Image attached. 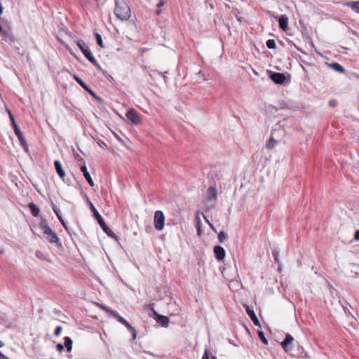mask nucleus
Segmentation results:
<instances>
[{"mask_svg":"<svg viewBox=\"0 0 359 359\" xmlns=\"http://www.w3.org/2000/svg\"><path fill=\"white\" fill-rule=\"evenodd\" d=\"M114 14L122 21L128 20L131 16L130 7L123 0H115Z\"/></svg>","mask_w":359,"mask_h":359,"instance_id":"nucleus-1","label":"nucleus"},{"mask_svg":"<svg viewBox=\"0 0 359 359\" xmlns=\"http://www.w3.org/2000/svg\"><path fill=\"white\" fill-rule=\"evenodd\" d=\"M90 209L93 213V215L95 218L97 219V222L99 223L100 226L104 231L105 233H107L110 237H114L115 233L113 232V231L106 224L105 222L104 221L102 217L100 215L97 210L95 208L94 205L90 202Z\"/></svg>","mask_w":359,"mask_h":359,"instance_id":"nucleus-2","label":"nucleus"},{"mask_svg":"<svg viewBox=\"0 0 359 359\" xmlns=\"http://www.w3.org/2000/svg\"><path fill=\"white\" fill-rule=\"evenodd\" d=\"M154 224L156 229L161 231L165 225V216L162 211L157 210L154 213Z\"/></svg>","mask_w":359,"mask_h":359,"instance_id":"nucleus-3","label":"nucleus"},{"mask_svg":"<svg viewBox=\"0 0 359 359\" xmlns=\"http://www.w3.org/2000/svg\"><path fill=\"white\" fill-rule=\"evenodd\" d=\"M76 45L88 61L93 60V57L94 56L93 55L88 46L86 43V42L83 40H77Z\"/></svg>","mask_w":359,"mask_h":359,"instance_id":"nucleus-4","label":"nucleus"},{"mask_svg":"<svg viewBox=\"0 0 359 359\" xmlns=\"http://www.w3.org/2000/svg\"><path fill=\"white\" fill-rule=\"evenodd\" d=\"M127 118L135 125H137L141 122V118L137 112V111L134 109H129L126 114Z\"/></svg>","mask_w":359,"mask_h":359,"instance_id":"nucleus-5","label":"nucleus"},{"mask_svg":"<svg viewBox=\"0 0 359 359\" xmlns=\"http://www.w3.org/2000/svg\"><path fill=\"white\" fill-rule=\"evenodd\" d=\"M294 341L293 337L287 334L285 336V339L281 342V346L285 352H290L292 350V341Z\"/></svg>","mask_w":359,"mask_h":359,"instance_id":"nucleus-6","label":"nucleus"},{"mask_svg":"<svg viewBox=\"0 0 359 359\" xmlns=\"http://www.w3.org/2000/svg\"><path fill=\"white\" fill-rule=\"evenodd\" d=\"M104 310L110 313L114 318L117 319V320L125 325L127 328L128 327H130V324L123 317L120 316L118 313L116 311L111 310L110 309L107 308V306H102Z\"/></svg>","mask_w":359,"mask_h":359,"instance_id":"nucleus-7","label":"nucleus"},{"mask_svg":"<svg viewBox=\"0 0 359 359\" xmlns=\"http://www.w3.org/2000/svg\"><path fill=\"white\" fill-rule=\"evenodd\" d=\"M270 79L276 84H283L286 78L283 73L272 72Z\"/></svg>","mask_w":359,"mask_h":359,"instance_id":"nucleus-8","label":"nucleus"},{"mask_svg":"<svg viewBox=\"0 0 359 359\" xmlns=\"http://www.w3.org/2000/svg\"><path fill=\"white\" fill-rule=\"evenodd\" d=\"M214 254L215 256V258L218 261H223L226 256V252L223 247L220 245H216L214 248Z\"/></svg>","mask_w":359,"mask_h":359,"instance_id":"nucleus-9","label":"nucleus"},{"mask_svg":"<svg viewBox=\"0 0 359 359\" xmlns=\"http://www.w3.org/2000/svg\"><path fill=\"white\" fill-rule=\"evenodd\" d=\"M39 229L41 231L42 233L46 237V236H49L50 233H53V231L51 229V228L48 226L47 224V222L46 219H42L39 224Z\"/></svg>","mask_w":359,"mask_h":359,"instance_id":"nucleus-10","label":"nucleus"},{"mask_svg":"<svg viewBox=\"0 0 359 359\" xmlns=\"http://www.w3.org/2000/svg\"><path fill=\"white\" fill-rule=\"evenodd\" d=\"M81 171L82 172L85 179L90 187H94L95 184L90 173L88 171L87 167L84 165L81 167Z\"/></svg>","mask_w":359,"mask_h":359,"instance_id":"nucleus-11","label":"nucleus"},{"mask_svg":"<svg viewBox=\"0 0 359 359\" xmlns=\"http://www.w3.org/2000/svg\"><path fill=\"white\" fill-rule=\"evenodd\" d=\"M246 313H248L251 320L253 322L254 325L260 327L259 321L255 311L252 309H250L249 306H246Z\"/></svg>","mask_w":359,"mask_h":359,"instance_id":"nucleus-12","label":"nucleus"},{"mask_svg":"<svg viewBox=\"0 0 359 359\" xmlns=\"http://www.w3.org/2000/svg\"><path fill=\"white\" fill-rule=\"evenodd\" d=\"M217 196V189L214 187H210L207 190L206 199L208 201L215 199Z\"/></svg>","mask_w":359,"mask_h":359,"instance_id":"nucleus-13","label":"nucleus"},{"mask_svg":"<svg viewBox=\"0 0 359 359\" xmlns=\"http://www.w3.org/2000/svg\"><path fill=\"white\" fill-rule=\"evenodd\" d=\"M279 27L283 30L286 31L287 29L288 24V18L285 15H281L278 19Z\"/></svg>","mask_w":359,"mask_h":359,"instance_id":"nucleus-14","label":"nucleus"},{"mask_svg":"<svg viewBox=\"0 0 359 359\" xmlns=\"http://www.w3.org/2000/svg\"><path fill=\"white\" fill-rule=\"evenodd\" d=\"M53 211L55 212V213L56 214L59 221L62 224V226L65 228V229L66 231H69V228L67 225V223L65 222V220L63 219V218L61 215L60 209L57 208L55 205H53Z\"/></svg>","mask_w":359,"mask_h":359,"instance_id":"nucleus-15","label":"nucleus"},{"mask_svg":"<svg viewBox=\"0 0 359 359\" xmlns=\"http://www.w3.org/2000/svg\"><path fill=\"white\" fill-rule=\"evenodd\" d=\"M54 165L55 170L61 179H63L65 176V172L62 168V164L59 161H54Z\"/></svg>","mask_w":359,"mask_h":359,"instance_id":"nucleus-16","label":"nucleus"},{"mask_svg":"<svg viewBox=\"0 0 359 359\" xmlns=\"http://www.w3.org/2000/svg\"><path fill=\"white\" fill-rule=\"evenodd\" d=\"M156 322L159 325H161L162 327H166L168 326L170 320H169L168 317H167V316H162V315H157Z\"/></svg>","mask_w":359,"mask_h":359,"instance_id":"nucleus-17","label":"nucleus"},{"mask_svg":"<svg viewBox=\"0 0 359 359\" xmlns=\"http://www.w3.org/2000/svg\"><path fill=\"white\" fill-rule=\"evenodd\" d=\"M46 238L51 243H58L59 245H61L60 243L59 237L57 236L55 232H53L49 234V236H46Z\"/></svg>","mask_w":359,"mask_h":359,"instance_id":"nucleus-18","label":"nucleus"},{"mask_svg":"<svg viewBox=\"0 0 359 359\" xmlns=\"http://www.w3.org/2000/svg\"><path fill=\"white\" fill-rule=\"evenodd\" d=\"M330 67H331L332 69H334L336 72H338L339 73H345L346 70L344 68L343 66H341L338 62H332L329 64Z\"/></svg>","mask_w":359,"mask_h":359,"instance_id":"nucleus-19","label":"nucleus"},{"mask_svg":"<svg viewBox=\"0 0 359 359\" xmlns=\"http://www.w3.org/2000/svg\"><path fill=\"white\" fill-rule=\"evenodd\" d=\"M29 208L30 210V212L32 213V215L34 216V217H37L39 215V213H40V209L39 208L35 205L34 203H31L29 204Z\"/></svg>","mask_w":359,"mask_h":359,"instance_id":"nucleus-20","label":"nucleus"},{"mask_svg":"<svg viewBox=\"0 0 359 359\" xmlns=\"http://www.w3.org/2000/svg\"><path fill=\"white\" fill-rule=\"evenodd\" d=\"M13 128L15 130L16 135L18 136L19 141L20 142V144L22 145V133L21 132L20 128L16 123H14V125H13Z\"/></svg>","mask_w":359,"mask_h":359,"instance_id":"nucleus-21","label":"nucleus"},{"mask_svg":"<svg viewBox=\"0 0 359 359\" xmlns=\"http://www.w3.org/2000/svg\"><path fill=\"white\" fill-rule=\"evenodd\" d=\"M64 346L66 347L67 351H71L72 348V340L69 337H65Z\"/></svg>","mask_w":359,"mask_h":359,"instance_id":"nucleus-22","label":"nucleus"},{"mask_svg":"<svg viewBox=\"0 0 359 359\" xmlns=\"http://www.w3.org/2000/svg\"><path fill=\"white\" fill-rule=\"evenodd\" d=\"M166 2L164 0H158V3L156 5V14L160 15L161 13V8L165 6Z\"/></svg>","mask_w":359,"mask_h":359,"instance_id":"nucleus-23","label":"nucleus"},{"mask_svg":"<svg viewBox=\"0 0 359 359\" xmlns=\"http://www.w3.org/2000/svg\"><path fill=\"white\" fill-rule=\"evenodd\" d=\"M276 144V141L274 140L273 137H271L269 140L268 142L266 144V147L269 149H272L275 147Z\"/></svg>","mask_w":359,"mask_h":359,"instance_id":"nucleus-24","label":"nucleus"},{"mask_svg":"<svg viewBox=\"0 0 359 359\" xmlns=\"http://www.w3.org/2000/svg\"><path fill=\"white\" fill-rule=\"evenodd\" d=\"M272 255L273 257L274 262L278 264L280 262V260H279V250L277 248H273L272 250Z\"/></svg>","mask_w":359,"mask_h":359,"instance_id":"nucleus-25","label":"nucleus"},{"mask_svg":"<svg viewBox=\"0 0 359 359\" xmlns=\"http://www.w3.org/2000/svg\"><path fill=\"white\" fill-rule=\"evenodd\" d=\"M227 238V234L222 231L218 233V240L220 243H222Z\"/></svg>","mask_w":359,"mask_h":359,"instance_id":"nucleus-26","label":"nucleus"},{"mask_svg":"<svg viewBox=\"0 0 359 359\" xmlns=\"http://www.w3.org/2000/svg\"><path fill=\"white\" fill-rule=\"evenodd\" d=\"M266 47L269 49H274L276 48V42L273 39H269L266 42Z\"/></svg>","mask_w":359,"mask_h":359,"instance_id":"nucleus-27","label":"nucleus"},{"mask_svg":"<svg viewBox=\"0 0 359 359\" xmlns=\"http://www.w3.org/2000/svg\"><path fill=\"white\" fill-rule=\"evenodd\" d=\"M95 39H96L97 45L102 48L104 47L103 41H102L101 35L100 34H98L97 32H96L95 34Z\"/></svg>","mask_w":359,"mask_h":359,"instance_id":"nucleus-28","label":"nucleus"},{"mask_svg":"<svg viewBox=\"0 0 359 359\" xmlns=\"http://www.w3.org/2000/svg\"><path fill=\"white\" fill-rule=\"evenodd\" d=\"M351 8L355 12L359 13V1H353L348 4Z\"/></svg>","mask_w":359,"mask_h":359,"instance_id":"nucleus-29","label":"nucleus"},{"mask_svg":"<svg viewBox=\"0 0 359 359\" xmlns=\"http://www.w3.org/2000/svg\"><path fill=\"white\" fill-rule=\"evenodd\" d=\"M73 78L82 88H86V83L79 76L74 75Z\"/></svg>","mask_w":359,"mask_h":359,"instance_id":"nucleus-30","label":"nucleus"},{"mask_svg":"<svg viewBox=\"0 0 359 359\" xmlns=\"http://www.w3.org/2000/svg\"><path fill=\"white\" fill-rule=\"evenodd\" d=\"M258 336L260 339V340L264 344H268V340L266 339V338L264 336V334L263 332L262 331H259L258 332Z\"/></svg>","mask_w":359,"mask_h":359,"instance_id":"nucleus-31","label":"nucleus"},{"mask_svg":"<svg viewBox=\"0 0 359 359\" xmlns=\"http://www.w3.org/2000/svg\"><path fill=\"white\" fill-rule=\"evenodd\" d=\"M89 62H90L98 70L101 71L102 67L100 65V64L97 62L95 58L93 57V60H90Z\"/></svg>","mask_w":359,"mask_h":359,"instance_id":"nucleus-32","label":"nucleus"},{"mask_svg":"<svg viewBox=\"0 0 359 359\" xmlns=\"http://www.w3.org/2000/svg\"><path fill=\"white\" fill-rule=\"evenodd\" d=\"M83 88L84 90H86L90 95H91L94 97H97L95 92L87 84L86 85V88Z\"/></svg>","mask_w":359,"mask_h":359,"instance_id":"nucleus-33","label":"nucleus"},{"mask_svg":"<svg viewBox=\"0 0 359 359\" xmlns=\"http://www.w3.org/2000/svg\"><path fill=\"white\" fill-rule=\"evenodd\" d=\"M83 88L84 90H86L90 95H91L94 97H97L95 92L87 84L86 85V88Z\"/></svg>","mask_w":359,"mask_h":359,"instance_id":"nucleus-34","label":"nucleus"},{"mask_svg":"<svg viewBox=\"0 0 359 359\" xmlns=\"http://www.w3.org/2000/svg\"><path fill=\"white\" fill-rule=\"evenodd\" d=\"M83 88L84 90H86L90 95H91L94 97H97L95 92L87 84L86 85V88Z\"/></svg>","mask_w":359,"mask_h":359,"instance_id":"nucleus-35","label":"nucleus"},{"mask_svg":"<svg viewBox=\"0 0 359 359\" xmlns=\"http://www.w3.org/2000/svg\"><path fill=\"white\" fill-rule=\"evenodd\" d=\"M128 329L129 330V331L130 332V333L132 334L133 335V339H135L136 337H137V331L135 329L134 327H133L131 325H130V327H128Z\"/></svg>","mask_w":359,"mask_h":359,"instance_id":"nucleus-36","label":"nucleus"},{"mask_svg":"<svg viewBox=\"0 0 359 359\" xmlns=\"http://www.w3.org/2000/svg\"><path fill=\"white\" fill-rule=\"evenodd\" d=\"M62 328L61 326H57L55 330L54 334L55 336H59L62 332Z\"/></svg>","mask_w":359,"mask_h":359,"instance_id":"nucleus-37","label":"nucleus"},{"mask_svg":"<svg viewBox=\"0 0 359 359\" xmlns=\"http://www.w3.org/2000/svg\"><path fill=\"white\" fill-rule=\"evenodd\" d=\"M8 114H9V116H10V119H11V123H12V126L14 125V123H16L15 122V118H14V116L13 114L11 112V111L9 109H8Z\"/></svg>","mask_w":359,"mask_h":359,"instance_id":"nucleus-38","label":"nucleus"},{"mask_svg":"<svg viewBox=\"0 0 359 359\" xmlns=\"http://www.w3.org/2000/svg\"><path fill=\"white\" fill-rule=\"evenodd\" d=\"M64 347H65V346H64L63 344H57L56 345V349H57V351H60V352H61L62 351H63Z\"/></svg>","mask_w":359,"mask_h":359,"instance_id":"nucleus-39","label":"nucleus"},{"mask_svg":"<svg viewBox=\"0 0 359 359\" xmlns=\"http://www.w3.org/2000/svg\"><path fill=\"white\" fill-rule=\"evenodd\" d=\"M198 75L203 79V81H207L208 79L205 77V74L202 71L198 72Z\"/></svg>","mask_w":359,"mask_h":359,"instance_id":"nucleus-40","label":"nucleus"},{"mask_svg":"<svg viewBox=\"0 0 359 359\" xmlns=\"http://www.w3.org/2000/svg\"><path fill=\"white\" fill-rule=\"evenodd\" d=\"M202 359H210L209 353H208V349L205 350V353L202 357Z\"/></svg>","mask_w":359,"mask_h":359,"instance_id":"nucleus-41","label":"nucleus"},{"mask_svg":"<svg viewBox=\"0 0 359 359\" xmlns=\"http://www.w3.org/2000/svg\"><path fill=\"white\" fill-rule=\"evenodd\" d=\"M354 239L355 241H359V230H357L355 232V234H354Z\"/></svg>","mask_w":359,"mask_h":359,"instance_id":"nucleus-42","label":"nucleus"},{"mask_svg":"<svg viewBox=\"0 0 359 359\" xmlns=\"http://www.w3.org/2000/svg\"><path fill=\"white\" fill-rule=\"evenodd\" d=\"M23 145H24V151H25L26 152H28L29 151L28 146L25 140H24Z\"/></svg>","mask_w":359,"mask_h":359,"instance_id":"nucleus-43","label":"nucleus"},{"mask_svg":"<svg viewBox=\"0 0 359 359\" xmlns=\"http://www.w3.org/2000/svg\"><path fill=\"white\" fill-rule=\"evenodd\" d=\"M336 104H337V102H336V101H334V100H331V101H330V105L331 107H335V106H336Z\"/></svg>","mask_w":359,"mask_h":359,"instance_id":"nucleus-44","label":"nucleus"},{"mask_svg":"<svg viewBox=\"0 0 359 359\" xmlns=\"http://www.w3.org/2000/svg\"><path fill=\"white\" fill-rule=\"evenodd\" d=\"M0 359H10L6 355H4L1 351H0Z\"/></svg>","mask_w":359,"mask_h":359,"instance_id":"nucleus-45","label":"nucleus"},{"mask_svg":"<svg viewBox=\"0 0 359 359\" xmlns=\"http://www.w3.org/2000/svg\"><path fill=\"white\" fill-rule=\"evenodd\" d=\"M0 33L1 34L2 36H4V34H6V31H4L1 27V25H0Z\"/></svg>","mask_w":359,"mask_h":359,"instance_id":"nucleus-46","label":"nucleus"},{"mask_svg":"<svg viewBox=\"0 0 359 359\" xmlns=\"http://www.w3.org/2000/svg\"><path fill=\"white\" fill-rule=\"evenodd\" d=\"M3 6L1 5V4L0 3V15L3 13Z\"/></svg>","mask_w":359,"mask_h":359,"instance_id":"nucleus-47","label":"nucleus"},{"mask_svg":"<svg viewBox=\"0 0 359 359\" xmlns=\"http://www.w3.org/2000/svg\"><path fill=\"white\" fill-rule=\"evenodd\" d=\"M154 72H156L158 74H160V75L163 74V72H160L158 71H155ZM166 73H167V72H163V74H166Z\"/></svg>","mask_w":359,"mask_h":359,"instance_id":"nucleus-48","label":"nucleus"},{"mask_svg":"<svg viewBox=\"0 0 359 359\" xmlns=\"http://www.w3.org/2000/svg\"><path fill=\"white\" fill-rule=\"evenodd\" d=\"M209 225H210V228H211L213 231H216V230H215V227L213 226V225H212V224L209 223Z\"/></svg>","mask_w":359,"mask_h":359,"instance_id":"nucleus-49","label":"nucleus"},{"mask_svg":"<svg viewBox=\"0 0 359 359\" xmlns=\"http://www.w3.org/2000/svg\"><path fill=\"white\" fill-rule=\"evenodd\" d=\"M4 346V343L0 340V348Z\"/></svg>","mask_w":359,"mask_h":359,"instance_id":"nucleus-50","label":"nucleus"},{"mask_svg":"<svg viewBox=\"0 0 359 359\" xmlns=\"http://www.w3.org/2000/svg\"><path fill=\"white\" fill-rule=\"evenodd\" d=\"M4 250H3V249H0V253H1V254H2V253H4Z\"/></svg>","mask_w":359,"mask_h":359,"instance_id":"nucleus-51","label":"nucleus"},{"mask_svg":"<svg viewBox=\"0 0 359 359\" xmlns=\"http://www.w3.org/2000/svg\"><path fill=\"white\" fill-rule=\"evenodd\" d=\"M165 79H166V76H165V74H163V79H164V81H165Z\"/></svg>","mask_w":359,"mask_h":359,"instance_id":"nucleus-52","label":"nucleus"},{"mask_svg":"<svg viewBox=\"0 0 359 359\" xmlns=\"http://www.w3.org/2000/svg\"><path fill=\"white\" fill-rule=\"evenodd\" d=\"M212 359H217L215 356H212Z\"/></svg>","mask_w":359,"mask_h":359,"instance_id":"nucleus-53","label":"nucleus"},{"mask_svg":"<svg viewBox=\"0 0 359 359\" xmlns=\"http://www.w3.org/2000/svg\"><path fill=\"white\" fill-rule=\"evenodd\" d=\"M278 270H279V271H280V270H281L280 266H279V267H278Z\"/></svg>","mask_w":359,"mask_h":359,"instance_id":"nucleus-54","label":"nucleus"}]
</instances>
